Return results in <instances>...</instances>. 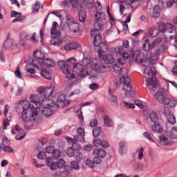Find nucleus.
Here are the masks:
<instances>
[{"label": "nucleus", "instance_id": "f257e3e1", "mask_svg": "<svg viewBox=\"0 0 177 177\" xmlns=\"http://www.w3.org/2000/svg\"><path fill=\"white\" fill-rule=\"evenodd\" d=\"M30 99L31 102L28 100H24L18 104L19 109L21 113V119L26 122L30 121L32 117L38 115V111L41 106V98L39 95H31Z\"/></svg>", "mask_w": 177, "mask_h": 177}, {"label": "nucleus", "instance_id": "f03ea898", "mask_svg": "<svg viewBox=\"0 0 177 177\" xmlns=\"http://www.w3.org/2000/svg\"><path fill=\"white\" fill-rule=\"evenodd\" d=\"M112 68L113 71H115L119 75H122V77L120 79L119 82H115L118 86H122V89L123 91V93L121 94V97L125 99L128 95L131 97L135 96L136 93L135 90L132 88V84H131V77L128 76L129 71L126 68H121L118 66V64H115L113 65Z\"/></svg>", "mask_w": 177, "mask_h": 177}, {"label": "nucleus", "instance_id": "7ed1b4c3", "mask_svg": "<svg viewBox=\"0 0 177 177\" xmlns=\"http://www.w3.org/2000/svg\"><path fill=\"white\" fill-rule=\"evenodd\" d=\"M75 62H77V59L74 57L68 59L66 61L62 60L58 62V66L61 68L62 73L66 75L68 80L75 78V74H79L81 78H84V77L88 74L87 71H84L82 65L75 64ZM67 63L75 64L73 65V71L71 70V66Z\"/></svg>", "mask_w": 177, "mask_h": 177}, {"label": "nucleus", "instance_id": "20e7f679", "mask_svg": "<svg viewBox=\"0 0 177 177\" xmlns=\"http://www.w3.org/2000/svg\"><path fill=\"white\" fill-rule=\"evenodd\" d=\"M103 25L98 24V29L91 30V35L92 38H94L93 44L95 46H100V49L97 50L98 56L101 60H104L106 64H110V63H114V57L113 55H105L104 52H107L109 48L107 44L104 43L102 35L99 33V30H102Z\"/></svg>", "mask_w": 177, "mask_h": 177}, {"label": "nucleus", "instance_id": "39448f33", "mask_svg": "<svg viewBox=\"0 0 177 177\" xmlns=\"http://www.w3.org/2000/svg\"><path fill=\"white\" fill-rule=\"evenodd\" d=\"M144 78H146L147 86L153 92H156L158 84H157V77H156V68L153 66H146L144 70Z\"/></svg>", "mask_w": 177, "mask_h": 177}, {"label": "nucleus", "instance_id": "423d86ee", "mask_svg": "<svg viewBox=\"0 0 177 177\" xmlns=\"http://www.w3.org/2000/svg\"><path fill=\"white\" fill-rule=\"evenodd\" d=\"M129 48V41L125 40L123 41L122 46H118L115 48L114 53L116 56H120V58L117 59L118 63L120 64V66H124L125 63H127V60L129 59V53L127 52V49Z\"/></svg>", "mask_w": 177, "mask_h": 177}, {"label": "nucleus", "instance_id": "0eeeda50", "mask_svg": "<svg viewBox=\"0 0 177 177\" xmlns=\"http://www.w3.org/2000/svg\"><path fill=\"white\" fill-rule=\"evenodd\" d=\"M165 92L158 91L155 95V98L159 103L165 104V106H169L170 109H175L177 106V100L174 97H165Z\"/></svg>", "mask_w": 177, "mask_h": 177}, {"label": "nucleus", "instance_id": "6e6552de", "mask_svg": "<svg viewBox=\"0 0 177 177\" xmlns=\"http://www.w3.org/2000/svg\"><path fill=\"white\" fill-rule=\"evenodd\" d=\"M41 105L43 107L41 114L44 117H50L53 114V106H55V101L52 99L46 98L41 101Z\"/></svg>", "mask_w": 177, "mask_h": 177}, {"label": "nucleus", "instance_id": "1a4fd4ad", "mask_svg": "<svg viewBox=\"0 0 177 177\" xmlns=\"http://www.w3.org/2000/svg\"><path fill=\"white\" fill-rule=\"evenodd\" d=\"M91 67L92 70H94L98 74H103L110 71V65L102 63L100 61L91 64Z\"/></svg>", "mask_w": 177, "mask_h": 177}, {"label": "nucleus", "instance_id": "9d476101", "mask_svg": "<svg viewBox=\"0 0 177 177\" xmlns=\"http://www.w3.org/2000/svg\"><path fill=\"white\" fill-rule=\"evenodd\" d=\"M34 59L32 60V66L33 68L37 70H42V64L41 61L45 57V54L41 52V50H36L33 53Z\"/></svg>", "mask_w": 177, "mask_h": 177}, {"label": "nucleus", "instance_id": "9b49d317", "mask_svg": "<svg viewBox=\"0 0 177 177\" xmlns=\"http://www.w3.org/2000/svg\"><path fill=\"white\" fill-rule=\"evenodd\" d=\"M46 164L49 167L51 171H56L57 168H63L66 165V161L59 159L58 162H53V158H48L46 160Z\"/></svg>", "mask_w": 177, "mask_h": 177}, {"label": "nucleus", "instance_id": "f8f14e48", "mask_svg": "<svg viewBox=\"0 0 177 177\" xmlns=\"http://www.w3.org/2000/svg\"><path fill=\"white\" fill-rule=\"evenodd\" d=\"M159 30L160 32H165L166 35H168V34H176V27L169 23L160 24Z\"/></svg>", "mask_w": 177, "mask_h": 177}, {"label": "nucleus", "instance_id": "ddd939ff", "mask_svg": "<svg viewBox=\"0 0 177 177\" xmlns=\"http://www.w3.org/2000/svg\"><path fill=\"white\" fill-rule=\"evenodd\" d=\"M37 93L44 95L45 97H49L53 93V86L50 85L48 87L40 86L37 88Z\"/></svg>", "mask_w": 177, "mask_h": 177}, {"label": "nucleus", "instance_id": "4468645a", "mask_svg": "<svg viewBox=\"0 0 177 177\" xmlns=\"http://www.w3.org/2000/svg\"><path fill=\"white\" fill-rule=\"evenodd\" d=\"M73 8H82V5H92L93 0H69Z\"/></svg>", "mask_w": 177, "mask_h": 177}, {"label": "nucleus", "instance_id": "2eb2a0df", "mask_svg": "<svg viewBox=\"0 0 177 177\" xmlns=\"http://www.w3.org/2000/svg\"><path fill=\"white\" fill-rule=\"evenodd\" d=\"M109 100L110 103L113 106H117V104H118V100H117V97L115 96V95H114V93H115V91L112 90L111 88H109Z\"/></svg>", "mask_w": 177, "mask_h": 177}, {"label": "nucleus", "instance_id": "dca6fc26", "mask_svg": "<svg viewBox=\"0 0 177 177\" xmlns=\"http://www.w3.org/2000/svg\"><path fill=\"white\" fill-rule=\"evenodd\" d=\"M57 27H59L57 22H53L50 30L52 38H59V37H60V31L56 30Z\"/></svg>", "mask_w": 177, "mask_h": 177}, {"label": "nucleus", "instance_id": "f3484780", "mask_svg": "<svg viewBox=\"0 0 177 177\" xmlns=\"http://www.w3.org/2000/svg\"><path fill=\"white\" fill-rule=\"evenodd\" d=\"M128 151V142L125 140H122L119 143V153L120 154H126Z\"/></svg>", "mask_w": 177, "mask_h": 177}, {"label": "nucleus", "instance_id": "a211bd4d", "mask_svg": "<svg viewBox=\"0 0 177 177\" xmlns=\"http://www.w3.org/2000/svg\"><path fill=\"white\" fill-rule=\"evenodd\" d=\"M66 140L67 142H73L75 140V142H80L82 143H84V142H85V136H81L80 134H77V136H74L73 139L70 137H66Z\"/></svg>", "mask_w": 177, "mask_h": 177}, {"label": "nucleus", "instance_id": "6ab92c4d", "mask_svg": "<svg viewBox=\"0 0 177 177\" xmlns=\"http://www.w3.org/2000/svg\"><path fill=\"white\" fill-rule=\"evenodd\" d=\"M12 121V118L9 117V118H6L3 120V127L0 128V135H1L2 138L5 136V130L7 129L8 125H9V122Z\"/></svg>", "mask_w": 177, "mask_h": 177}, {"label": "nucleus", "instance_id": "aec40b11", "mask_svg": "<svg viewBox=\"0 0 177 177\" xmlns=\"http://www.w3.org/2000/svg\"><path fill=\"white\" fill-rule=\"evenodd\" d=\"M57 103L58 104H61V106H67L70 103H71V101L66 100L65 95H61L57 98Z\"/></svg>", "mask_w": 177, "mask_h": 177}, {"label": "nucleus", "instance_id": "412c9836", "mask_svg": "<svg viewBox=\"0 0 177 177\" xmlns=\"http://www.w3.org/2000/svg\"><path fill=\"white\" fill-rule=\"evenodd\" d=\"M151 130L153 132H156V133H160L162 132V131H164V128L162 127V125L160 124V122H156L152 125Z\"/></svg>", "mask_w": 177, "mask_h": 177}, {"label": "nucleus", "instance_id": "4be33fe9", "mask_svg": "<svg viewBox=\"0 0 177 177\" xmlns=\"http://www.w3.org/2000/svg\"><path fill=\"white\" fill-rule=\"evenodd\" d=\"M95 19L97 23H103V21H106V14L104 12H97L95 15Z\"/></svg>", "mask_w": 177, "mask_h": 177}, {"label": "nucleus", "instance_id": "5701e85b", "mask_svg": "<svg viewBox=\"0 0 177 177\" xmlns=\"http://www.w3.org/2000/svg\"><path fill=\"white\" fill-rule=\"evenodd\" d=\"M80 48V44L77 42H73V43H69L66 44L64 47V49L65 50H75V49H78Z\"/></svg>", "mask_w": 177, "mask_h": 177}, {"label": "nucleus", "instance_id": "b1692460", "mask_svg": "<svg viewBox=\"0 0 177 177\" xmlns=\"http://www.w3.org/2000/svg\"><path fill=\"white\" fill-rule=\"evenodd\" d=\"M93 154L100 158H104V157H106V151L103 149H94Z\"/></svg>", "mask_w": 177, "mask_h": 177}, {"label": "nucleus", "instance_id": "393cba45", "mask_svg": "<svg viewBox=\"0 0 177 177\" xmlns=\"http://www.w3.org/2000/svg\"><path fill=\"white\" fill-rule=\"evenodd\" d=\"M159 140L163 146H169V145H172V142H171V140L168 139V138H167L164 135H161L159 136Z\"/></svg>", "mask_w": 177, "mask_h": 177}, {"label": "nucleus", "instance_id": "a878e982", "mask_svg": "<svg viewBox=\"0 0 177 177\" xmlns=\"http://www.w3.org/2000/svg\"><path fill=\"white\" fill-rule=\"evenodd\" d=\"M68 27L71 32H78L80 31V25L75 22H71L68 24Z\"/></svg>", "mask_w": 177, "mask_h": 177}, {"label": "nucleus", "instance_id": "bb28decb", "mask_svg": "<svg viewBox=\"0 0 177 177\" xmlns=\"http://www.w3.org/2000/svg\"><path fill=\"white\" fill-rule=\"evenodd\" d=\"M42 64L45 67H47V68H50V67H55V62L49 58L44 59Z\"/></svg>", "mask_w": 177, "mask_h": 177}, {"label": "nucleus", "instance_id": "cd10ccee", "mask_svg": "<svg viewBox=\"0 0 177 177\" xmlns=\"http://www.w3.org/2000/svg\"><path fill=\"white\" fill-rule=\"evenodd\" d=\"M136 63H141L142 66H145L146 67V65L143 63H147V60H146V58L145 57V55L143 53H139L136 58Z\"/></svg>", "mask_w": 177, "mask_h": 177}, {"label": "nucleus", "instance_id": "c85d7f7f", "mask_svg": "<svg viewBox=\"0 0 177 177\" xmlns=\"http://www.w3.org/2000/svg\"><path fill=\"white\" fill-rule=\"evenodd\" d=\"M41 75L46 80H52V73L48 71L46 69H41L40 72Z\"/></svg>", "mask_w": 177, "mask_h": 177}, {"label": "nucleus", "instance_id": "c756f323", "mask_svg": "<svg viewBox=\"0 0 177 177\" xmlns=\"http://www.w3.org/2000/svg\"><path fill=\"white\" fill-rule=\"evenodd\" d=\"M149 115L152 122L153 123L158 122V120H160V118H158V114H157V112L151 111V113H149Z\"/></svg>", "mask_w": 177, "mask_h": 177}, {"label": "nucleus", "instance_id": "7c9ffc66", "mask_svg": "<svg viewBox=\"0 0 177 177\" xmlns=\"http://www.w3.org/2000/svg\"><path fill=\"white\" fill-rule=\"evenodd\" d=\"M160 12H161V10L160 9V6L157 5L155 6L153 11V17H154V19H157V17H160Z\"/></svg>", "mask_w": 177, "mask_h": 177}, {"label": "nucleus", "instance_id": "2f4dec72", "mask_svg": "<svg viewBox=\"0 0 177 177\" xmlns=\"http://www.w3.org/2000/svg\"><path fill=\"white\" fill-rule=\"evenodd\" d=\"M104 122L106 127H111L113 126V121L107 115L104 116Z\"/></svg>", "mask_w": 177, "mask_h": 177}, {"label": "nucleus", "instance_id": "473e14b6", "mask_svg": "<svg viewBox=\"0 0 177 177\" xmlns=\"http://www.w3.org/2000/svg\"><path fill=\"white\" fill-rule=\"evenodd\" d=\"M53 39H51L50 44L51 45H54L55 46H60L62 44H63V41L61 39H56L57 37H53Z\"/></svg>", "mask_w": 177, "mask_h": 177}, {"label": "nucleus", "instance_id": "72a5a7b5", "mask_svg": "<svg viewBox=\"0 0 177 177\" xmlns=\"http://www.w3.org/2000/svg\"><path fill=\"white\" fill-rule=\"evenodd\" d=\"M148 32L150 37H152V38L157 37V35L158 34V31L153 28H149L148 29Z\"/></svg>", "mask_w": 177, "mask_h": 177}, {"label": "nucleus", "instance_id": "f704fd0d", "mask_svg": "<svg viewBox=\"0 0 177 177\" xmlns=\"http://www.w3.org/2000/svg\"><path fill=\"white\" fill-rule=\"evenodd\" d=\"M86 19V12L85 11L79 12V20L82 23H84Z\"/></svg>", "mask_w": 177, "mask_h": 177}, {"label": "nucleus", "instance_id": "c9c22d12", "mask_svg": "<svg viewBox=\"0 0 177 177\" xmlns=\"http://www.w3.org/2000/svg\"><path fill=\"white\" fill-rule=\"evenodd\" d=\"M145 148L141 147L140 149L137 150L138 158V160H143V157L145 156Z\"/></svg>", "mask_w": 177, "mask_h": 177}, {"label": "nucleus", "instance_id": "e433bc0d", "mask_svg": "<svg viewBox=\"0 0 177 177\" xmlns=\"http://www.w3.org/2000/svg\"><path fill=\"white\" fill-rule=\"evenodd\" d=\"M169 137L171 139H177V127L171 129Z\"/></svg>", "mask_w": 177, "mask_h": 177}, {"label": "nucleus", "instance_id": "4c0bfd02", "mask_svg": "<svg viewBox=\"0 0 177 177\" xmlns=\"http://www.w3.org/2000/svg\"><path fill=\"white\" fill-rule=\"evenodd\" d=\"M75 142L76 141L73 140V142H68L72 143V148L73 150H77V151H81V149H82V148H81V146Z\"/></svg>", "mask_w": 177, "mask_h": 177}, {"label": "nucleus", "instance_id": "58836bf2", "mask_svg": "<svg viewBox=\"0 0 177 177\" xmlns=\"http://www.w3.org/2000/svg\"><path fill=\"white\" fill-rule=\"evenodd\" d=\"M167 120H168V122H169V124H171L174 125V124H176V119L175 118V115H174V114H171V115H169V116H167Z\"/></svg>", "mask_w": 177, "mask_h": 177}, {"label": "nucleus", "instance_id": "ea45409f", "mask_svg": "<svg viewBox=\"0 0 177 177\" xmlns=\"http://www.w3.org/2000/svg\"><path fill=\"white\" fill-rule=\"evenodd\" d=\"M129 21H131V15H129V17H127L126 21L122 23L123 31H127V30H128V23H129Z\"/></svg>", "mask_w": 177, "mask_h": 177}, {"label": "nucleus", "instance_id": "a19ab883", "mask_svg": "<svg viewBox=\"0 0 177 177\" xmlns=\"http://www.w3.org/2000/svg\"><path fill=\"white\" fill-rule=\"evenodd\" d=\"M102 133V128L101 127H96L93 131V135L95 138H97L99 135Z\"/></svg>", "mask_w": 177, "mask_h": 177}, {"label": "nucleus", "instance_id": "79ce46f5", "mask_svg": "<svg viewBox=\"0 0 177 177\" xmlns=\"http://www.w3.org/2000/svg\"><path fill=\"white\" fill-rule=\"evenodd\" d=\"M41 3H39V1H36L35 5L32 7V10L33 12H37V13H38V12H39V8Z\"/></svg>", "mask_w": 177, "mask_h": 177}, {"label": "nucleus", "instance_id": "37998d69", "mask_svg": "<svg viewBox=\"0 0 177 177\" xmlns=\"http://www.w3.org/2000/svg\"><path fill=\"white\" fill-rule=\"evenodd\" d=\"M62 156V152L59 149H55L54 152L53 153V158L56 160V158H60Z\"/></svg>", "mask_w": 177, "mask_h": 177}, {"label": "nucleus", "instance_id": "c03bdc74", "mask_svg": "<svg viewBox=\"0 0 177 177\" xmlns=\"http://www.w3.org/2000/svg\"><path fill=\"white\" fill-rule=\"evenodd\" d=\"M3 151L4 153H13V149L9 145L3 146Z\"/></svg>", "mask_w": 177, "mask_h": 177}, {"label": "nucleus", "instance_id": "a18cd8bd", "mask_svg": "<svg viewBox=\"0 0 177 177\" xmlns=\"http://www.w3.org/2000/svg\"><path fill=\"white\" fill-rule=\"evenodd\" d=\"M24 91V88L23 87L18 86L17 91L15 92V95L16 96H21L23 95V92Z\"/></svg>", "mask_w": 177, "mask_h": 177}, {"label": "nucleus", "instance_id": "49530a36", "mask_svg": "<svg viewBox=\"0 0 177 177\" xmlns=\"http://www.w3.org/2000/svg\"><path fill=\"white\" fill-rule=\"evenodd\" d=\"M13 45V41L10 39H8L5 41L3 46L5 48H10Z\"/></svg>", "mask_w": 177, "mask_h": 177}, {"label": "nucleus", "instance_id": "de8ad7c7", "mask_svg": "<svg viewBox=\"0 0 177 177\" xmlns=\"http://www.w3.org/2000/svg\"><path fill=\"white\" fill-rule=\"evenodd\" d=\"M107 13H108V15L109 17V20L111 21V26H113L114 23H115V22L114 21V18L111 15V13H110V8L109 6H107Z\"/></svg>", "mask_w": 177, "mask_h": 177}, {"label": "nucleus", "instance_id": "09e8293b", "mask_svg": "<svg viewBox=\"0 0 177 177\" xmlns=\"http://www.w3.org/2000/svg\"><path fill=\"white\" fill-rule=\"evenodd\" d=\"M2 145L3 146H9V145H10V141H9L6 136H3L2 137Z\"/></svg>", "mask_w": 177, "mask_h": 177}, {"label": "nucleus", "instance_id": "8fccbe9b", "mask_svg": "<svg viewBox=\"0 0 177 177\" xmlns=\"http://www.w3.org/2000/svg\"><path fill=\"white\" fill-rule=\"evenodd\" d=\"M143 136H145L149 142H154V140H153V138H151V135H150L149 132L145 131L143 133Z\"/></svg>", "mask_w": 177, "mask_h": 177}, {"label": "nucleus", "instance_id": "3c124183", "mask_svg": "<svg viewBox=\"0 0 177 177\" xmlns=\"http://www.w3.org/2000/svg\"><path fill=\"white\" fill-rule=\"evenodd\" d=\"M85 164H86V165H87L90 168H95V162H93V161H92V160H91L89 159H87L85 161Z\"/></svg>", "mask_w": 177, "mask_h": 177}, {"label": "nucleus", "instance_id": "603ef678", "mask_svg": "<svg viewBox=\"0 0 177 177\" xmlns=\"http://www.w3.org/2000/svg\"><path fill=\"white\" fill-rule=\"evenodd\" d=\"M163 114L165 115V117H168L172 113H171V110H169V108L165 106L163 109Z\"/></svg>", "mask_w": 177, "mask_h": 177}, {"label": "nucleus", "instance_id": "864d4df0", "mask_svg": "<svg viewBox=\"0 0 177 177\" xmlns=\"http://www.w3.org/2000/svg\"><path fill=\"white\" fill-rule=\"evenodd\" d=\"M23 20H24V17L21 16V15H19L17 18L14 19L12 20V23H21V21H23Z\"/></svg>", "mask_w": 177, "mask_h": 177}, {"label": "nucleus", "instance_id": "5fc2aeb1", "mask_svg": "<svg viewBox=\"0 0 177 177\" xmlns=\"http://www.w3.org/2000/svg\"><path fill=\"white\" fill-rule=\"evenodd\" d=\"M97 123H98L97 119L93 118L90 122V127H92V128H95V127L97 126Z\"/></svg>", "mask_w": 177, "mask_h": 177}, {"label": "nucleus", "instance_id": "6e6d98bb", "mask_svg": "<svg viewBox=\"0 0 177 177\" xmlns=\"http://www.w3.org/2000/svg\"><path fill=\"white\" fill-rule=\"evenodd\" d=\"M162 42V37H158L153 43L152 46H157L159 44H161Z\"/></svg>", "mask_w": 177, "mask_h": 177}, {"label": "nucleus", "instance_id": "4d7b16f0", "mask_svg": "<svg viewBox=\"0 0 177 177\" xmlns=\"http://www.w3.org/2000/svg\"><path fill=\"white\" fill-rule=\"evenodd\" d=\"M55 150V147L52 146H49L46 148V152L48 153V154H53Z\"/></svg>", "mask_w": 177, "mask_h": 177}, {"label": "nucleus", "instance_id": "13d9d810", "mask_svg": "<svg viewBox=\"0 0 177 177\" xmlns=\"http://www.w3.org/2000/svg\"><path fill=\"white\" fill-rule=\"evenodd\" d=\"M71 165L73 169H80V165H78L77 162L72 161Z\"/></svg>", "mask_w": 177, "mask_h": 177}, {"label": "nucleus", "instance_id": "bf43d9fd", "mask_svg": "<svg viewBox=\"0 0 177 177\" xmlns=\"http://www.w3.org/2000/svg\"><path fill=\"white\" fill-rule=\"evenodd\" d=\"M93 145L95 147H99L102 145V140H99V138H95L93 140Z\"/></svg>", "mask_w": 177, "mask_h": 177}, {"label": "nucleus", "instance_id": "052dcab7", "mask_svg": "<svg viewBox=\"0 0 177 177\" xmlns=\"http://www.w3.org/2000/svg\"><path fill=\"white\" fill-rule=\"evenodd\" d=\"M74 150L72 147L68 149L67 154L69 157H74Z\"/></svg>", "mask_w": 177, "mask_h": 177}, {"label": "nucleus", "instance_id": "680f3d73", "mask_svg": "<svg viewBox=\"0 0 177 177\" xmlns=\"http://www.w3.org/2000/svg\"><path fill=\"white\" fill-rule=\"evenodd\" d=\"M66 20L68 21V25L69 23H74V19L73 18V16L70 15H67L66 17Z\"/></svg>", "mask_w": 177, "mask_h": 177}, {"label": "nucleus", "instance_id": "e2e57ef3", "mask_svg": "<svg viewBox=\"0 0 177 177\" xmlns=\"http://www.w3.org/2000/svg\"><path fill=\"white\" fill-rule=\"evenodd\" d=\"M170 39H176L174 42V46L177 48V35L176 33L169 36Z\"/></svg>", "mask_w": 177, "mask_h": 177}, {"label": "nucleus", "instance_id": "0e129e2a", "mask_svg": "<svg viewBox=\"0 0 177 177\" xmlns=\"http://www.w3.org/2000/svg\"><path fill=\"white\" fill-rule=\"evenodd\" d=\"M37 158H39V160H44V158H46V153H45V152H39L37 154Z\"/></svg>", "mask_w": 177, "mask_h": 177}, {"label": "nucleus", "instance_id": "69168bd1", "mask_svg": "<svg viewBox=\"0 0 177 177\" xmlns=\"http://www.w3.org/2000/svg\"><path fill=\"white\" fill-rule=\"evenodd\" d=\"M15 74L16 77H17V78H19V80H21V73H20V68L17 67Z\"/></svg>", "mask_w": 177, "mask_h": 177}, {"label": "nucleus", "instance_id": "338daca9", "mask_svg": "<svg viewBox=\"0 0 177 177\" xmlns=\"http://www.w3.org/2000/svg\"><path fill=\"white\" fill-rule=\"evenodd\" d=\"M89 88L92 91H96V89H97V88H99V84H97L96 83H93L89 85Z\"/></svg>", "mask_w": 177, "mask_h": 177}, {"label": "nucleus", "instance_id": "774afa93", "mask_svg": "<svg viewBox=\"0 0 177 177\" xmlns=\"http://www.w3.org/2000/svg\"><path fill=\"white\" fill-rule=\"evenodd\" d=\"M124 106H126L127 109H135V104L132 103L129 104V102H127L125 101H124Z\"/></svg>", "mask_w": 177, "mask_h": 177}]
</instances>
